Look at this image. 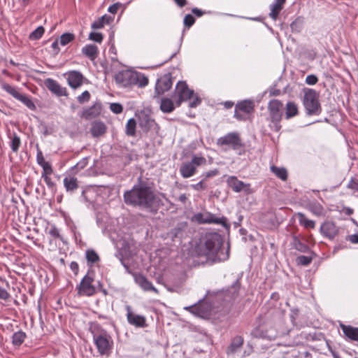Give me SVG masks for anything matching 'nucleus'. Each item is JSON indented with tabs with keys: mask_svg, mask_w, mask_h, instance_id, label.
Instances as JSON below:
<instances>
[{
	"mask_svg": "<svg viewBox=\"0 0 358 358\" xmlns=\"http://www.w3.org/2000/svg\"><path fill=\"white\" fill-rule=\"evenodd\" d=\"M191 187L196 191H202L203 189H206L207 187L203 180H201L196 184H193L191 185Z\"/></svg>",
	"mask_w": 358,
	"mask_h": 358,
	"instance_id": "5fc2aeb1",
	"label": "nucleus"
},
{
	"mask_svg": "<svg viewBox=\"0 0 358 358\" xmlns=\"http://www.w3.org/2000/svg\"><path fill=\"white\" fill-rule=\"evenodd\" d=\"M192 220L198 224H218L223 226L226 224L224 217H216L209 212L196 213L193 215Z\"/></svg>",
	"mask_w": 358,
	"mask_h": 358,
	"instance_id": "0eeeda50",
	"label": "nucleus"
},
{
	"mask_svg": "<svg viewBox=\"0 0 358 358\" xmlns=\"http://www.w3.org/2000/svg\"><path fill=\"white\" fill-rule=\"evenodd\" d=\"M199 257H203L207 262H217L229 258V248H222V240L217 233H207L196 248Z\"/></svg>",
	"mask_w": 358,
	"mask_h": 358,
	"instance_id": "f257e3e1",
	"label": "nucleus"
},
{
	"mask_svg": "<svg viewBox=\"0 0 358 358\" xmlns=\"http://www.w3.org/2000/svg\"><path fill=\"white\" fill-rule=\"evenodd\" d=\"M194 91L189 89L184 81H179L176 87V95L178 97L177 106H180L182 101H187L194 96Z\"/></svg>",
	"mask_w": 358,
	"mask_h": 358,
	"instance_id": "6e6552de",
	"label": "nucleus"
},
{
	"mask_svg": "<svg viewBox=\"0 0 358 358\" xmlns=\"http://www.w3.org/2000/svg\"><path fill=\"white\" fill-rule=\"evenodd\" d=\"M132 85L144 87L148 84V78L142 73L134 71Z\"/></svg>",
	"mask_w": 358,
	"mask_h": 358,
	"instance_id": "bb28decb",
	"label": "nucleus"
},
{
	"mask_svg": "<svg viewBox=\"0 0 358 358\" xmlns=\"http://www.w3.org/2000/svg\"><path fill=\"white\" fill-rule=\"evenodd\" d=\"M90 98V94L88 91L83 92L80 96H78V101L83 103L85 101H89Z\"/></svg>",
	"mask_w": 358,
	"mask_h": 358,
	"instance_id": "603ef678",
	"label": "nucleus"
},
{
	"mask_svg": "<svg viewBox=\"0 0 358 358\" xmlns=\"http://www.w3.org/2000/svg\"><path fill=\"white\" fill-rule=\"evenodd\" d=\"M9 296V293L4 288L0 287V299L6 300Z\"/></svg>",
	"mask_w": 358,
	"mask_h": 358,
	"instance_id": "0e129e2a",
	"label": "nucleus"
},
{
	"mask_svg": "<svg viewBox=\"0 0 358 358\" xmlns=\"http://www.w3.org/2000/svg\"><path fill=\"white\" fill-rule=\"evenodd\" d=\"M193 101L189 103V107L195 108L201 103V99L198 96H193Z\"/></svg>",
	"mask_w": 358,
	"mask_h": 358,
	"instance_id": "338daca9",
	"label": "nucleus"
},
{
	"mask_svg": "<svg viewBox=\"0 0 358 358\" xmlns=\"http://www.w3.org/2000/svg\"><path fill=\"white\" fill-rule=\"evenodd\" d=\"M49 234L55 238H62L60 236L59 231L55 226H52L48 231Z\"/></svg>",
	"mask_w": 358,
	"mask_h": 358,
	"instance_id": "864d4df0",
	"label": "nucleus"
},
{
	"mask_svg": "<svg viewBox=\"0 0 358 358\" xmlns=\"http://www.w3.org/2000/svg\"><path fill=\"white\" fill-rule=\"evenodd\" d=\"M303 105L309 115H319L321 112L318 94L314 90H308L305 92Z\"/></svg>",
	"mask_w": 358,
	"mask_h": 358,
	"instance_id": "20e7f679",
	"label": "nucleus"
},
{
	"mask_svg": "<svg viewBox=\"0 0 358 358\" xmlns=\"http://www.w3.org/2000/svg\"><path fill=\"white\" fill-rule=\"evenodd\" d=\"M294 248L301 252H306L309 250V248L307 245L301 243L296 238L294 239Z\"/></svg>",
	"mask_w": 358,
	"mask_h": 358,
	"instance_id": "a18cd8bd",
	"label": "nucleus"
},
{
	"mask_svg": "<svg viewBox=\"0 0 358 358\" xmlns=\"http://www.w3.org/2000/svg\"><path fill=\"white\" fill-rule=\"evenodd\" d=\"M194 22H195L194 17L190 14L186 15L184 17V20H183L184 24L185 26H187V27H190L192 25H193Z\"/></svg>",
	"mask_w": 358,
	"mask_h": 358,
	"instance_id": "8fccbe9b",
	"label": "nucleus"
},
{
	"mask_svg": "<svg viewBox=\"0 0 358 358\" xmlns=\"http://www.w3.org/2000/svg\"><path fill=\"white\" fill-rule=\"evenodd\" d=\"M1 87L11 96H13L16 99L20 96V93L13 86L9 84L2 83Z\"/></svg>",
	"mask_w": 358,
	"mask_h": 358,
	"instance_id": "4c0bfd02",
	"label": "nucleus"
},
{
	"mask_svg": "<svg viewBox=\"0 0 358 358\" xmlns=\"http://www.w3.org/2000/svg\"><path fill=\"white\" fill-rule=\"evenodd\" d=\"M44 31V28L42 26L38 27L30 34L29 38L32 41L38 40L42 37Z\"/></svg>",
	"mask_w": 358,
	"mask_h": 358,
	"instance_id": "a19ab883",
	"label": "nucleus"
},
{
	"mask_svg": "<svg viewBox=\"0 0 358 358\" xmlns=\"http://www.w3.org/2000/svg\"><path fill=\"white\" fill-rule=\"evenodd\" d=\"M9 138L10 139V148L14 152H17L19 150V148L21 145V141L20 137L16 134H13L9 135Z\"/></svg>",
	"mask_w": 358,
	"mask_h": 358,
	"instance_id": "72a5a7b5",
	"label": "nucleus"
},
{
	"mask_svg": "<svg viewBox=\"0 0 358 358\" xmlns=\"http://www.w3.org/2000/svg\"><path fill=\"white\" fill-rule=\"evenodd\" d=\"M70 268L74 273L75 275L78 274V271H79V266H78V264H77V262H72L70 264Z\"/></svg>",
	"mask_w": 358,
	"mask_h": 358,
	"instance_id": "774afa93",
	"label": "nucleus"
},
{
	"mask_svg": "<svg viewBox=\"0 0 358 358\" xmlns=\"http://www.w3.org/2000/svg\"><path fill=\"white\" fill-rule=\"evenodd\" d=\"M89 38L97 43H101L103 40V35L98 32H91L89 35Z\"/></svg>",
	"mask_w": 358,
	"mask_h": 358,
	"instance_id": "09e8293b",
	"label": "nucleus"
},
{
	"mask_svg": "<svg viewBox=\"0 0 358 358\" xmlns=\"http://www.w3.org/2000/svg\"><path fill=\"white\" fill-rule=\"evenodd\" d=\"M160 108L164 113H171L174 110L173 102L168 98L162 99Z\"/></svg>",
	"mask_w": 358,
	"mask_h": 358,
	"instance_id": "2f4dec72",
	"label": "nucleus"
},
{
	"mask_svg": "<svg viewBox=\"0 0 358 358\" xmlns=\"http://www.w3.org/2000/svg\"><path fill=\"white\" fill-rule=\"evenodd\" d=\"M93 342L99 354L102 357L110 356L113 349V340L111 336L106 331L93 334Z\"/></svg>",
	"mask_w": 358,
	"mask_h": 358,
	"instance_id": "7ed1b4c3",
	"label": "nucleus"
},
{
	"mask_svg": "<svg viewBox=\"0 0 358 358\" xmlns=\"http://www.w3.org/2000/svg\"><path fill=\"white\" fill-rule=\"evenodd\" d=\"M113 20V18L110 16L107 15H103L100 17L97 21H95L92 24V28L93 29H101L103 27L105 24H109Z\"/></svg>",
	"mask_w": 358,
	"mask_h": 358,
	"instance_id": "c756f323",
	"label": "nucleus"
},
{
	"mask_svg": "<svg viewBox=\"0 0 358 358\" xmlns=\"http://www.w3.org/2000/svg\"><path fill=\"white\" fill-rule=\"evenodd\" d=\"M45 85L48 89L59 96H67L66 87H62L56 80L48 78L45 80Z\"/></svg>",
	"mask_w": 358,
	"mask_h": 358,
	"instance_id": "f3484780",
	"label": "nucleus"
},
{
	"mask_svg": "<svg viewBox=\"0 0 358 358\" xmlns=\"http://www.w3.org/2000/svg\"><path fill=\"white\" fill-rule=\"evenodd\" d=\"M86 259L87 264L90 266H92L95 263L99 261V257L97 253L93 250H88L85 253Z\"/></svg>",
	"mask_w": 358,
	"mask_h": 358,
	"instance_id": "473e14b6",
	"label": "nucleus"
},
{
	"mask_svg": "<svg viewBox=\"0 0 358 358\" xmlns=\"http://www.w3.org/2000/svg\"><path fill=\"white\" fill-rule=\"evenodd\" d=\"M75 38L74 34L71 33H64L59 38V44L61 45H66L71 42Z\"/></svg>",
	"mask_w": 358,
	"mask_h": 358,
	"instance_id": "58836bf2",
	"label": "nucleus"
},
{
	"mask_svg": "<svg viewBox=\"0 0 358 358\" xmlns=\"http://www.w3.org/2000/svg\"><path fill=\"white\" fill-rule=\"evenodd\" d=\"M227 183L236 192H240L245 187L248 189L250 187V185L243 183V182L238 180L235 176H229L227 180Z\"/></svg>",
	"mask_w": 358,
	"mask_h": 358,
	"instance_id": "6ab92c4d",
	"label": "nucleus"
},
{
	"mask_svg": "<svg viewBox=\"0 0 358 358\" xmlns=\"http://www.w3.org/2000/svg\"><path fill=\"white\" fill-rule=\"evenodd\" d=\"M66 75L68 84L71 87L76 89L82 85L83 76L79 71H71L66 73Z\"/></svg>",
	"mask_w": 358,
	"mask_h": 358,
	"instance_id": "4468645a",
	"label": "nucleus"
},
{
	"mask_svg": "<svg viewBox=\"0 0 358 358\" xmlns=\"http://www.w3.org/2000/svg\"><path fill=\"white\" fill-rule=\"evenodd\" d=\"M64 185L66 191H73L78 187L77 179L74 177L64 178Z\"/></svg>",
	"mask_w": 358,
	"mask_h": 358,
	"instance_id": "7c9ffc66",
	"label": "nucleus"
},
{
	"mask_svg": "<svg viewBox=\"0 0 358 358\" xmlns=\"http://www.w3.org/2000/svg\"><path fill=\"white\" fill-rule=\"evenodd\" d=\"M297 216L299 217V222L301 226L304 227L306 229L315 228V222L313 220H309L307 217H306L304 214L299 213L297 214Z\"/></svg>",
	"mask_w": 358,
	"mask_h": 358,
	"instance_id": "c85d7f7f",
	"label": "nucleus"
},
{
	"mask_svg": "<svg viewBox=\"0 0 358 358\" xmlns=\"http://www.w3.org/2000/svg\"><path fill=\"white\" fill-rule=\"evenodd\" d=\"M298 113L297 106L293 102H288L286 105V118L289 119Z\"/></svg>",
	"mask_w": 358,
	"mask_h": 358,
	"instance_id": "c9c22d12",
	"label": "nucleus"
},
{
	"mask_svg": "<svg viewBox=\"0 0 358 358\" xmlns=\"http://www.w3.org/2000/svg\"><path fill=\"white\" fill-rule=\"evenodd\" d=\"M244 339L241 336H236L233 338L231 344L227 348V353L233 355L236 353L243 345Z\"/></svg>",
	"mask_w": 358,
	"mask_h": 358,
	"instance_id": "aec40b11",
	"label": "nucleus"
},
{
	"mask_svg": "<svg viewBox=\"0 0 358 358\" xmlns=\"http://www.w3.org/2000/svg\"><path fill=\"white\" fill-rule=\"evenodd\" d=\"M127 319L129 324L136 327L143 328L147 326L144 316L134 313L129 306H126Z\"/></svg>",
	"mask_w": 358,
	"mask_h": 358,
	"instance_id": "9b49d317",
	"label": "nucleus"
},
{
	"mask_svg": "<svg viewBox=\"0 0 358 358\" xmlns=\"http://www.w3.org/2000/svg\"><path fill=\"white\" fill-rule=\"evenodd\" d=\"M93 278L89 275H85L81 280L78 287V293L82 296H92L95 293V287L92 285Z\"/></svg>",
	"mask_w": 358,
	"mask_h": 358,
	"instance_id": "1a4fd4ad",
	"label": "nucleus"
},
{
	"mask_svg": "<svg viewBox=\"0 0 358 358\" xmlns=\"http://www.w3.org/2000/svg\"><path fill=\"white\" fill-rule=\"evenodd\" d=\"M248 115H245L243 112L235 108L234 117L239 120H245L246 119V116Z\"/></svg>",
	"mask_w": 358,
	"mask_h": 358,
	"instance_id": "e2e57ef3",
	"label": "nucleus"
},
{
	"mask_svg": "<svg viewBox=\"0 0 358 358\" xmlns=\"http://www.w3.org/2000/svg\"><path fill=\"white\" fill-rule=\"evenodd\" d=\"M134 71L130 70H123L119 71L115 76V81L117 84L122 87L132 85V82L134 80Z\"/></svg>",
	"mask_w": 358,
	"mask_h": 358,
	"instance_id": "f8f14e48",
	"label": "nucleus"
},
{
	"mask_svg": "<svg viewBox=\"0 0 358 358\" xmlns=\"http://www.w3.org/2000/svg\"><path fill=\"white\" fill-rule=\"evenodd\" d=\"M124 202L128 205L148 208L152 206L156 198L152 189L145 184L134 185L124 194Z\"/></svg>",
	"mask_w": 358,
	"mask_h": 358,
	"instance_id": "f03ea898",
	"label": "nucleus"
},
{
	"mask_svg": "<svg viewBox=\"0 0 358 358\" xmlns=\"http://www.w3.org/2000/svg\"><path fill=\"white\" fill-rule=\"evenodd\" d=\"M173 82L171 78L165 75L159 78L156 83L155 92L158 94H162L165 92L168 91L172 86Z\"/></svg>",
	"mask_w": 358,
	"mask_h": 358,
	"instance_id": "ddd939ff",
	"label": "nucleus"
},
{
	"mask_svg": "<svg viewBox=\"0 0 358 358\" xmlns=\"http://www.w3.org/2000/svg\"><path fill=\"white\" fill-rule=\"evenodd\" d=\"M311 262L312 258L310 257L301 255L296 258L297 264L302 266H307L310 264Z\"/></svg>",
	"mask_w": 358,
	"mask_h": 358,
	"instance_id": "49530a36",
	"label": "nucleus"
},
{
	"mask_svg": "<svg viewBox=\"0 0 358 358\" xmlns=\"http://www.w3.org/2000/svg\"><path fill=\"white\" fill-rule=\"evenodd\" d=\"M348 187L355 191H358V180L352 178L348 185Z\"/></svg>",
	"mask_w": 358,
	"mask_h": 358,
	"instance_id": "13d9d810",
	"label": "nucleus"
},
{
	"mask_svg": "<svg viewBox=\"0 0 358 358\" xmlns=\"http://www.w3.org/2000/svg\"><path fill=\"white\" fill-rule=\"evenodd\" d=\"M136 121L134 118L128 120L126 124V134L129 136H134L136 134Z\"/></svg>",
	"mask_w": 358,
	"mask_h": 358,
	"instance_id": "e433bc0d",
	"label": "nucleus"
},
{
	"mask_svg": "<svg viewBox=\"0 0 358 358\" xmlns=\"http://www.w3.org/2000/svg\"><path fill=\"white\" fill-rule=\"evenodd\" d=\"M269 116L273 123V130L278 131L280 129V121L282 118V103L277 99L270 101L268 106Z\"/></svg>",
	"mask_w": 358,
	"mask_h": 358,
	"instance_id": "423d86ee",
	"label": "nucleus"
},
{
	"mask_svg": "<svg viewBox=\"0 0 358 358\" xmlns=\"http://www.w3.org/2000/svg\"><path fill=\"white\" fill-rule=\"evenodd\" d=\"M303 25V20L301 18L296 19L290 24L292 31L299 32L301 30Z\"/></svg>",
	"mask_w": 358,
	"mask_h": 358,
	"instance_id": "c03bdc74",
	"label": "nucleus"
},
{
	"mask_svg": "<svg viewBox=\"0 0 358 358\" xmlns=\"http://www.w3.org/2000/svg\"><path fill=\"white\" fill-rule=\"evenodd\" d=\"M271 171L273 173H274L278 178L282 180H285L287 178V173L285 169L277 167L275 166H271Z\"/></svg>",
	"mask_w": 358,
	"mask_h": 358,
	"instance_id": "f704fd0d",
	"label": "nucleus"
},
{
	"mask_svg": "<svg viewBox=\"0 0 358 358\" xmlns=\"http://www.w3.org/2000/svg\"><path fill=\"white\" fill-rule=\"evenodd\" d=\"M41 177L49 187L52 188L55 186V183L50 177V175L41 174Z\"/></svg>",
	"mask_w": 358,
	"mask_h": 358,
	"instance_id": "bf43d9fd",
	"label": "nucleus"
},
{
	"mask_svg": "<svg viewBox=\"0 0 358 358\" xmlns=\"http://www.w3.org/2000/svg\"><path fill=\"white\" fill-rule=\"evenodd\" d=\"M340 327L342 329L343 334L348 338L353 341H358V328L354 327L350 325H345L340 324Z\"/></svg>",
	"mask_w": 358,
	"mask_h": 358,
	"instance_id": "4be33fe9",
	"label": "nucleus"
},
{
	"mask_svg": "<svg viewBox=\"0 0 358 358\" xmlns=\"http://www.w3.org/2000/svg\"><path fill=\"white\" fill-rule=\"evenodd\" d=\"M309 210L316 215H322L323 211L322 206L317 202L310 203L309 205Z\"/></svg>",
	"mask_w": 358,
	"mask_h": 358,
	"instance_id": "79ce46f5",
	"label": "nucleus"
},
{
	"mask_svg": "<svg viewBox=\"0 0 358 358\" xmlns=\"http://www.w3.org/2000/svg\"><path fill=\"white\" fill-rule=\"evenodd\" d=\"M41 167L43 168L42 174L51 175L53 172L52 166L49 162L45 163L41 166Z\"/></svg>",
	"mask_w": 358,
	"mask_h": 358,
	"instance_id": "6e6d98bb",
	"label": "nucleus"
},
{
	"mask_svg": "<svg viewBox=\"0 0 358 358\" xmlns=\"http://www.w3.org/2000/svg\"><path fill=\"white\" fill-rule=\"evenodd\" d=\"M25 334L22 331L15 332L13 335V343L15 345H20L25 338Z\"/></svg>",
	"mask_w": 358,
	"mask_h": 358,
	"instance_id": "ea45409f",
	"label": "nucleus"
},
{
	"mask_svg": "<svg viewBox=\"0 0 358 358\" xmlns=\"http://www.w3.org/2000/svg\"><path fill=\"white\" fill-rule=\"evenodd\" d=\"M217 144L220 145H230L234 149L241 146V141L236 132H231L217 139Z\"/></svg>",
	"mask_w": 358,
	"mask_h": 358,
	"instance_id": "9d476101",
	"label": "nucleus"
},
{
	"mask_svg": "<svg viewBox=\"0 0 358 358\" xmlns=\"http://www.w3.org/2000/svg\"><path fill=\"white\" fill-rule=\"evenodd\" d=\"M318 79L315 75H308L306 78V83L310 85H313L317 83Z\"/></svg>",
	"mask_w": 358,
	"mask_h": 358,
	"instance_id": "4d7b16f0",
	"label": "nucleus"
},
{
	"mask_svg": "<svg viewBox=\"0 0 358 358\" xmlns=\"http://www.w3.org/2000/svg\"><path fill=\"white\" fill-rule=\"evenodd\" d=\"M206 164V159L202 156L193 155L190 162L183 163L180 168V173L184 178L193 176L196 172V168Z\"/></svg>",
	"mask_w": 358,
	"mask_h": 358,
	"instance_id": "39448f33",
	"label": "nucleus"
},
{
	"mask_svg": "<svg viewBox=\"0 0 358 358\" xmlns=\"http://www.w3.org/2000/svg\"><path fill=\"white\" fill-rule=\"evenodd\" d=\"M106 131V127L101 121H94L92 123L90 132L92 136L99 137L103 135Z\"/></svg>",
	"mask_w": 358,
	"mask_h": 358,
	"instance_id": "412c9836",
	"label": "nucleus"
},
{
	"mask_svg": "<svg viewBox=\"0 0 358 358\" xmlns=\"http://www.w3.org/2000/svg\"><path fill=\"white\" fill-rule=\"evenodd\" d=\"M320 232L324 236L333 239L337 235L338 229L334 222H326L321 225Z\"/></svg>",
	"mask_w": 358,
	"mask_h": 358,
	"instance_id": "2eb2a0df",
	"label": "nucleus"
},
{
	"mask_svg": "<svg viewBox=\"0 0 358 358\" xmlns=\"http://www.w3.org/2000/svg\"><path fill=\"white\" fill-rule=\"evenodd\" d=\"M36 161L38 165H40L41 166L48 162L45 160L42 151L38 148L37 149Z\"/></svg>",
	"mask_w": 358,
	"mask_h": 358,
	"instance_id": "3c124183",
	"label": "nucleus"
},
{
	"mask_svg": "<svg viewBox=\"0 0 358 358\" xmlns=\"http://www.w3.org/2000/svg\"><path fill=\"white\" fill-rule=\"evenodd\" d=\"M285 2V0H275V2L270 6L271 13L269 15L272 19L276 20Z\"/></svg>",
	"mask_w": 358,
	"mask_h": 358,
	"instance_id": "a878e982",
	"label": "nucleus"
},
{
	"mask_svg": "<svg viewBox=\"0 0 358 358\" xmlns=\"http://www.w3.org/2000/svg\"><path fill=\"white\" fill-rule=\"evenodd\" d=\"M236 108L245 113V115H249L254 110V103L252 101L245 100L238 103Z\"/></svg>",
	"mask_w": 358,
	"mask_h": 358,
	"instance_id": "b1692460",
	"label": "nucleus"
},
{
	"mask_svg": "<svg viewBox=\"0 0 358 358\" xmlns=\"http://www.w3.org/2000/svg\"><path fill=\"white\" fill-rule=\"evenodd\" d=\"M100 109L101 108L99 105H93L91 107L85 109L80 116L86 120L91 119L97 116L100 113Z\"/></svg>",
	"mask_w": 358,
	"mask_h": 358,
	"instance_id": "393cba45",
	"label": "nucleus"
},
{
	"mask_svg": "<svg viewBox=\"0 0 358 358\" xmlns=\"http://www.w3.org/2000/svg\"><path fill=\"white\" fill-rule=\"evenodd\" d=\"M134 276L136 283L138 284L144 291H152L155 293H158L157 289L145 276L141 274H135Z\"/></svg>",
	"mask_w": 358,
	"mask_h": 358,
	"instance_id": "a211bd4d",
	"label": "nucleus"
},
{
	"mask_svg": "<svg viewBox=\"0 0 358 358\" xmlns=\"http://www.w3.org/2000/svg\"><path fill=\"white\" fill-rule=\"evenodd\" d=\"M23 103L25 106H27L29 108H33L34 107V104L32 101L26 95L20 94V96L17 99Z\"/></svg>",
	"mask_w": 358,
	"mask_h": 358,
	"instance_id": "37998d69",
	"label": "nucleus"
},
{
	"mask_svg": "<svg viewBox=\"0 0 358 358\" xmlns=\"http://www.w3.org/2000/svg\"><path fill=\"white\" fill-rule=\"evenodd\" d=\"M110 109L115 114H120L123 110V107L120 103H113L110 106Z\"/></svg>",
	"mask_w": 358,
	"mask_h": 358,
	"instance_id": "de8ad7c7",
	"label": "nucleus"
},
{
	"mask_svg": "<svg viewBox=\"0 0 358 358\" xmlns=\"http://www.w3.org/2000/svg\"><path fill=\"white\" fill-rule=\"evenodd\" d=\"M87 164V158H84L80 160L79 162L76 164V165L73 167L76 170H80L84 169Z\"/></svg>",
	"mask_w": 358,
	"mask_h": 358,
	"instance_id": "052dcab7",
	"label": "nucleus"
},
{
	"mask_svg": "<svg viewBox=\"0 0 358 358\" xmlns=\"http://www.w3.org/2000/svg\"><path fill=\"white\" fill-rule=\"evenodd\" d=\"M346 239L351 242L352 243H358V234L349 235Z\"/></svg>",
	"mask_w": 358,
	"mask_h": 358,
	"instance_id": "69168bd1",
	"label": "nucleus"
},
{
	"mask_svg": "<svg viewBox=\"0 0 358 358\" xmlns=\"http://www.w3.org/2000/svg\"><path fill=\"white\" fill-rule=\"evenodd\" d=\"M208 306L206 303H201L199 305H194L185 307V309L189 310L190 313L196 316L200 317H206L210 315V312L208 309Z\"/></svg>",
	"mask_w": 358,
	"mask_h": 358,
	"instance_id": "dca6fc26",
	"label": "nucleus"
},
{
	"mask_svg": "<svg viewBox=\"0 0 358 358\" xmlns=\"http://www.w3.org/2000/svg\"><path fill=\"white\" fill-rule=\"evenodd\" d=\"M252 336L257 338H265L273 340L276 336L273 334H268V331L264 330L262 327H258L255 328L251 332Z\"/></svg>",
	"mask_w": 358,
	"mask_h": 358,
	"instance_id": "5701e85b",
	"label": "nucleus"
},
{
	"mask_svg": "<svg viewBox=\"0 0 358 358\" xmlns=\"http://www.w3.org/2000/svg\"><path fill=\"white\" fill-rule=\"evenodd\" d=\"M82 52L91 59H94L98 55V48L95 45H87L82 49Z\"/></svg>",
	"mask_w": 358,
	"mask_h": 358,
	"instance_id": "cd10ccee",
	"label": "nucleus"
},
{
	"mask_svg": "<svg viewBox=\"0 0 358 358\" xmlns=\"http://www.w3.org/2000/svg\"><path fill=\"white\" fill-rule=\"evenodd\" d=\"M121 6H122V3H115L113 5H111L110 6H109L108 10L110 13L115 14Z\"/></svg>",
	"mask_w": 358,
	"mask_h": 358,
	"instance_id": "680f3d73",
	"label": "nucleus"
}]
</instances>
